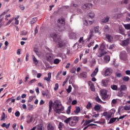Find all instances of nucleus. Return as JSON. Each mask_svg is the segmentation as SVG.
<instances>
[{"instance_id":"obj_37","label":"nucleus","mask_w":130,"mask_h":130,"mask_svg":"<svg viewBox=\"0 0 130 130\" xmlns=\"http://www.w3.org/2000/svg\"><path fill=\"white\" fill-rule=\"evenodd\" d=\"M95 101H96V102H98V103H102V101L101 100V99H100L99 96H97L95 98Z\"/></svg>"},{"instance_id":"obj_39","label":"nucleus","mask_w":130,"mask_h":130,"mask_svg":"<svg viewBox=\"0 0 130 130\" xmlns=\"http://www.w3.org/2000/svg\"><path fill=\"white\" fill-rule=\"evenodd\" d=\"M85 24L86 25V26H88V25H92L93 22L92 21H87V20H85Z\"/></svg>"},{"instance_id":"obj_45","label":"nucleus","mask_w":130,"mask_h":130,"mask_svg":"<svg viewBox=\"0 0 130 130\" xmlns=\"http://www.w3.org/2000/svg\"><path fill=\"white\" fill-rule=\"evenodd\" d=\"M6 118V114H5V113H3L2 116H1V120H4Z\"/></svg>"},{"instance_id":"obj_13","label":"nucleus","mask_w":130,"mask_h":130,"mask_svg":"<svg viewBox=\"0 0 130 130\" xmlns=\"http://www.w3.org/2000/svg\"><path fill=\"white\" fill-rule=\"evenodd\" d=\"M69 38L70 39H76V38H77V34L71 32L69 35Z\"/></svg>"},{"instance_id":"obj_34","label":"nucleus","mask_w":130,"mask_h":130,"mask_svg":"<svg viewBox=\"0 0 130 130\" xmlns=\"http://www.w3.org/2000/svg\"><path fill=\"white\" fill-rule=\"evenodd\" d=\"M100 109H101V107H100V106H99V105H95L94 106V110L95 111H98L100 110Z\"/></svg>"},{"instance_id":"obj_51","label":"nucleus","mask_w":130,"mask_h":130,"mask_svg":"<svg viewBox=\"0 0 130 130\" xmlns=\"http://www.w3.org/2000/svg\"><path fill=\"white\" fill-rule=\"evenodd\" d=\"M125 116H126V115H123V116L119 117V118H117V121H119V119H123V118H124V117H125Z\"/></svg>"},{"instance_id":"obj_38","label":"nucleus","mask_w":130,"mask_h":130,"mask_svg":"<svg viewBox=\"0 0 130 130\" xmlns=\"http://www.w3.org/2000/svg\"><path fill=\"white\" fill-rule=\"evenodd\" d=\"M124 110H130V105H127L124 107Z\"/></svg>"},{"instance_id":"obj_24","label":"nucleus","mask_w":130,"mask_h":130,"mask_svg":"<svg viewBox=\"0 0 130 130\" xmlns=\"http://www.w3.org/2000/svg\"><path fill=\"white\" fill-rule=\"evenodd\" d=\"M111 88L112 90L114 91H117V89H118V87L116 85H112L111 86Z\"/></svg>"},{"instance_id":"obj_4","label":"nucleus","mask_w":130,"mask_h":130,"mask_svg":"<svg viewBox=\"0 0 130 130\" xmlns=\"http://www.w3.org/2000/svg\"><path fill=\"white\" fill-rule=\"evenodd\" d=\"M106 47V46H105V42L101 44L100 47V50H101L102 51V53H100L98 55V57H102V56H104V55H105V54H106V53H107V52H103V51H104V49H105Z\"/></svg>"},{"instance_id":"obj_43","label":"nucleus","mask_w":130,"mask_h":130,"mask_svg":"<svg viewBox=\"0 0 130 130\" xmlns=\"http://www.w3.org/2000/svg\"><path fill=\"white\" fill-rule=\"evenodd\" d=\"M109 21V17L107 16L105 19L103 20V23H107Z\"/></svg>"},{"instance_id":"obj_2","label":"nucleus","mask_w":130,"mask_h":130,"mask_svg":"<svg viewBox=\"0 0 130 130\" xmlns=\"http://www.w3.org/2000/svg\"><path fill=\"white\" fill-rule=\"evenodd\" d=\"M50 37L53 38L55 42H58V44L57 45L58 48H61V49H64L66 48V43L64 41H62L61 39L55 33L53 32L50 34Z\"/></svg>"},{"instance_id":"obj_28","label":"nucleus","mask_w":130,"mask_h":130,"mask_svg":"<svg viewBox=\"0 0 130 130\" xmlns=\"http://www.w3.org/2000/svg\"><path fill=\"white\" fill-rule=\"evenodd\" d=\"M122 80L124 82H128L129 81V77L128 76H124L122 78Z\"/></svg>"},{"instance_id":"obj_8","label":"nucleus","mask_w":130,"mask_h":130,"mask_svg":"<svg viewBox=\"0 0 130 130\" xmlns=\"http://www.w3.org/2000/svg\"><path fill=\"white\" fill-rule=\"evenodd\" d=\"M101 96L103 100H105V99H107V98H108V95H107V92L106 91L101 92Z\"/></svg>"},{"instance_id":"obj_32","label":"nucleus","mask_w":130,"mask_h":130,"mask_svg":"<svg viewBox=\"0 0 130 130\" xmlns=\"http://www.w3.org/2000/svg\"><path fill=\"white\" fill-rule=\"evenodd\" d=\"M80 77L81 78H87V73L83 72L82 73H81Z\"/></svg>"},{"instance_id":"obj_53","label":"nucleus","mask_w":130,"mask_h":130,"mask_svg":"<svg viewBox=\"0 0 130 130\" xmlns=\"http://www.w3.org/2000/svg\"><path fill=\"white\" fill-rule=\"evenodd\" d=\"M42 94L43 96H48V94H47V93H46V92L45 91H43L42 92Z\"/></svg>"},{"instance_id":"obj_26","label":"nucleus","mask_w":130,"mask_h":130,"mask_svg":"<svg viewBox=\"0 0 130 130\" xmlns=\"http://www.w3.org/2000/svg\"><path fill=\"white\" fill-rule=\"evenodd\" d=\"M32 60L35 64H38V60L35 57V56L33 55L32 56Z\"/></svg>"},{"instance_id":"obj_31","label":"nucleus","mask_w":130,"mask_h":130,"mask_svg":"<svg viewBox=\"0 0 130 130\" xmlns=\"http://www.w3.org/2000/svg\"><path fill=\"white\" fill-rule=\"evenodd\" d=\"M92 4L87 3L84 5V8H85V9H88V8H90V7H92Z\"/></svg>"},{"instance_id":"obj_15","label":"nucleus","mask_w":130,"mask_h":130,"mask_svg":"<svg viewBox=\"0 0 130 130\" xmlns=\"http://www.w3.org/2000/svg\"><path fill=\"white\" fill-rule=\"evenodd\" d=\"M47 128L48 130H55V128L54 127V126L50 123H49L48 124Z\"/></svg>"},{"instance_id":"obj_12","label":"nucleus","mask_w":130,"mask_h":130,"mask_svg":"<svg viewBox=\"0 0 130 130\" xmlns=\"http://www.w3.org/2000/svg\"><path fill=\"white\" fill-rule=\"evenodd\" d=\"M32 116L30 114L26 116V122L27 123H30V122H32Z\"/></svg>"},{"instance_id":"obj_46","label":"nucleus","mask_w":130,"mask_h":130,"mask_svg":"<svg viewBox=\"0 0 130 130\" xmlns=\"http://www.w3.org/2000/svg\"><path fill=\"white\" fill-rule=\"evenodd\" d=\"M67 92L68 93H71L72 92V86L69 85L68 88L67 89Z\"/></svg>"},{"instance_id":"obj_44","label":"nucleus","mask_w":130,"mask_h":130,"mask_svg":"<svg viewBox=\"0 0 130 130\" xmlns=\"http://www.w3.org/2000/svg\"><path fill=\"white\" fill-rule=\"evenodd\" d=\"M59 85L58 83H56L55 85V87L54 88V91H57L58 90Z\"/></svg>"},{"instance_id":"obj_63","label":"nucleus","mask_w":130,"mask_h":130,"mask_svg":"<svg viewBox=\"0 0 130 130\" xmlns=\"http://www.w3.org/2000/svg\"><path fill=\"white\" fill-rule=\"evenodd\" d=\"M77 101L76 100H74L72 102V105H76V104H77Z\"/></svg>"},{"instance_id":"obj_23","label":"nucleus","mask_w":130,"mask_h":130,"mask_svg":"<svg viewBox=\"0 0 130 130\" xmlns=\"http://www.w3.org/2000/svg\"><path fill=\"white\" fill-rule=\"evenodd\" d=\"M104 116H106L108 119H109V118H111V115H109V113H107V112H105L103 113Z\"/></svg>"},{"instance_id":"obj_36","label":"nucleus","mask_w":130,"mask_h":130,"mask_svg":"<svg viewBox=\"0 0 130 130\" xmlns=\"http://www.w3.org/2000/svg\"><path fill=\"white\" fill-rule=\"evenodd\" d=\"M28 109L29 110V111H31V110H33V108H34V106L33 105L28 104Z\"/></svg>"},{"instance_id":"obj_40","label":"nucleus","mask_w":130,"mask_h":130,"mask_svg":"<svg viewBox=\"0 0 130 130\" xmlns=\"http://www.w3.org/2000/svg\"><path fill=\"white\" fill-rule=\"evenodd\" d=\"M20 115V112L19 111H17L15 113V116L16 117H19Z\"/></svg>"},{"instance_id":"obj_30","label":"nucleus","mask_w":130,"mask_h":130,"mask_svg":"<svg viewBox=\"0 0 130 130\" xmlns=\"http://www.w3.org/2000/svg\"><path fill=\"white\" fill-rule=\"evenodd\" d=\"M86 108L87 109H91L92 108V104L89 102L87 105H86Z\"/></svg>"},{"instance_id":"obj_59","label":"nucleus","mask_w":130,"mask_h":130,"mask_svg":"<svg viewBox=\"0 0 130 130\" xmlns=\"http://www.w3.org/2000/svg\"><path fill=\"white\" fill-rule=\"evenodd\" d=\"M114 47H115V46L114 45V44H112V45L110 46L109 49H113Z\"/></svg>"},{"instance_id":"obj_20","label":"nucleus","mask_w":130,"mask_h":130,"mask_svg":"<svg viewBox=\"0 0 130 130\" xmlns=\"http://www.w3.org/2000/svg\"><path fill=\"white\" fill-rule=\"evenodd\" d=\"M121 89H120L121 91H126L127 90V87L125 85H121L120 86Z\"/></svg>"},{"instance_id":"obj_3","label":"nucleus","mask_w":130,"mask_h":130,"mask_svg":"<svg viewBox=\"0 0 130 130\" xmlns=\"http://www.w3.org/2000/svg\"><path fill=\"white\" fill-rule=\"evenodd\" d=\"M80 117L72 116L69 117L64 120V123L69 124L70 126H76L77 123L80 121Z\"/></svg>"},{"instance_id":"obj_33","label":"nucleus","mask_w":130,"mask_h":130,"mask_svg":"<svg viewBox=\"0 0 130 130\" xmlns=\"http://www.w3.org/2000/svg\"><path fill=\"white\" fill-rule=\"evenodd\" d=\"M35 98H36V95H32V96H29V100H28V102H31L32 100H33V99H35Z\"/></svg>"},{"instance_id":"obj_41","label":"nucleus","mask_w":130,"mask_h":130,"mask_svg":"<svg viewBox=\"0 0 130 130\" xmlns=\"http://www.w3.org/2000/svg\"><path fill=\"white\" fill-rule=\"evenodd\" d=\"M124 26V27L125 28V29H126V30H129L130 29V23L125 24Z\"/></svg>"},{"instance_id":"obj_21","label":"nucleus","mask_w":130,"mask_h":130,"mask_svg":"<svg viewBox=\"0 0 130 130\" xmlns=\"http://www.w3.org/2000/svg\"><path fill=\"white\" fill-rule=\"evenodd\" d=\"M36 22H37V18L34 17L30 20L29 23L30 25H33V24H35Z\"/></svg>"},{"instance_id":"obj_16","label":"nucleus","mask_w":130,"mask_h":130,"mask_svg":"<svg viewBox=\"0 0 130 130\" xmlns=\"http://www.w3.org/2000/svg\"><path fill=\"white\" fill-rule=\"evenodd\" d=\"M88 84L90 87V90H91V91H95V88L93 83H92L91 81H89Z\"/></svg>"},{"instance_id":"obj_11","label":"nucleus","mask_w":130,"mask_h":130,"mask_svg":"<svg viewBox=\"0 0 130 130\" xmlns=\"http://www.w3.org/2000/svg\"><path fill=\"white\" fill-rule=\"evenodd\" d=\"M98 72H99V69L98 68H96L94 71L92 72V73L91 74V77L92 78L94 77H96L97 75V74L98 73Z\"/></svg>"},{"instance_id":"obj_19","label":"nucleus","mask_w":130,"mask_h":130,"mask_svg":"<svg viewBox=\"0 0 130 130\" xmlns=\"http://www.w3.org/2000/svg\"><path fill=\"white\" fill-rule=\"evenodd\" d=\"M58 23L61 24V25H64L66 24V21L64 18H61V19H58L57 20Z\"/></svg>"},{"instance_id":"obj_58","label":"nucleus","mask_w":130,"mask_h":130,"mask_svg":"<svg viewBox=\"0 0 130 130\" xmlns=\"http://www.w3.org/2000/svg\"><path fill=\"white\" fill-rule=\"evenodd\" d=\"M35 82H36V79H32L29 81V84H33V83H35Z\"/></svg>"},{"instance_id":"obj_61","label":"nucleus","mask_w":130,"mask_h":130,"mask_svg":"<svg viewBox=\"0 0 130 130\" xmlns=\"http://www.w3.org/2000/svg\"><path fill=\"white\" fill-rule=\"evenodd\" d=\"M15 25H19V20L17 19V18H15Z\"/></svg>"},{"instance_id":"obj_18","label":"nucleus","mask_w":130,"mask_h":130,"mask_svg":"<svg viewBox=\"0 0 130 130\" xmlns=\"http://www.w3.org/2000/svg\"><path fill=\"white\" fill-rule=\"evenodd\" d=\"M129 43V41L128 40H126L122 42V46H127Z\"/></svg>"},{"instance_id":"obj_29","label":"nucleus","mask_w":130,"mask_h":130,"mask_svg":"<svg viewBox=\"0 0 130 130\" xmlns=\"http://www.w3.org/2000/svg\"><path fill=\"white\" fill-rule=\"evenodd\" d=\"M97 126V124H94V123H90L89 124V125H88L87 126H86V127H85L84 128H83V130H85V129H87V128L88 127H89V126Z\"/></svg>"},{"instance_id":"obj_35","label":"nucleus","mask_w":130,"mask_h":130,"mask_svg":"<svg viewBox=\"0 0 130 130\" xmlns=\"http://www.w3.org/2000/svg\"><path fill=\"white\" fill-rule=\"evenodd\" d=\"M117 96H118V97H122V96H123V93H122V90H120L118 92Z\"/></svg>"},{"instance_id":"obj_42","label":"nucleus","mask_w":130,"mask_h":130,"mask_svg":"<svg viewBox=\"0 0 130 130\" xmlns=\"http://www.w3.org/2000/svg\"><path fill=\"white\" fill-rule=\"evenodd\" d=\"M60 60L58 58H56L54 60V63L55 64H58V63L59 62Z\"/></svg>"},{"instance_id":"obj_54","label":"nucleus","mask_w":130,"mask_h":130,"mask_svg":"<svg viewBox=\"0 0 130 130\" xmlns=\"http://www.w3.org/2000/svg\"><path fill=\"white\" fill-rule=\"evenodd\" d=\"M62 71H59L58 72V73H57L56 76V79L57 80V79H58V77H59V75H60V74H61Z\"/></svg>"},{"instance_id":"obj_49","label":"nucleus","mask_w":130,"mask_h":130,"mask_svg":"<svg viewBox=\"0 0 130 130\" xmlns=\"http://www.w3.org/2000/svg\"><path fill=\"white\" fill-rule=\"evenodd\" d=\"M94 31H95V33H98V32H99V26L95 27Z\"/></svg>"},{"instance_id":"obj_6","label":"nucleus","mask_w":130,"mask_h":130,"mask_svg":"<svg viewBox=\"0 0 130 130\" xmlns=\"http://www.w3.org/2000/svg\"><path fill=\"white\" fill-rule=\"evenodd\" d=\"M109 80L107 79H104L102 80V86L103 87H107L108 86Z\"/></svg>"},{"instance_id":"obj_9","label":"nucleus","mask_w":130,"mask_h":130,"mask_svg":"<svg viewBox=\"0 0 130 130\" xmlns=\"http://www.w3.org/2000/svg\"><path fill=\"white\" fill-rule=\"evenodd\" d=\"M51 80V73L49 72L48 73V77H45L44 78V81H47V82H50Z\"/></svg>"},{"instance_id":"obj_25","label":"nucleus","mask_w":130,"mask_h":130,"mask_svg":"<svg viewBox=\"0 0 130 130\" xmlns=\"http://www.w3.org/2000/svg\"><path fill=\"white\" fill-rule=\"evenodd\" d=\"M80 111H81V108L80 107H77L76 110L74 111V113H75V114H78L80 113Z\"/></svg>"},{"instance_id":"obj_57","label":"nucleus","mask_w":130,"mask_h":130,"mask_svg":"<svg viewBox=\"0 0 130 130\" xmlns=\"http://www.w3.org/2000/svg\"><path fill=\"white\" fill-rule=\"evenodd\" d=\"M34 52H35V53H36V54H38V48H34Z\"/></svg>"},{"instance_id":"obj_14","label":"nucleus","mask_w":130,"mask_h":130,"mask_svg":"<svg viewBox=\"0 0 130 130\" xmlns=\"http://www.w3.org/2000/svg\"><path fill=\"white\" fill-rule=\"evenodd\" d=\"M104 60L105 62H106V63H108V62L110 61V56L109 55L105 56L104 57Z\"/></svg>"},{"instance_id":"obj_55","label":"nucleus","mask_w":130,"mask_h":130,"mask_svg":"<svg viewBox=\"0 0 130 130\" xmlns=\"http://www.w3.org/2000/svg\"><path fill=\"white\" fill-rule=\"evenodd\" d=\"M79 43H82V42H84V37H81L79 40Z\"/></svg>"},{"instance_id":"obj_1","label":"nucleus","mask_w":130,"mask_h":130,"mask_svg":"<svg viewBox=\"0 0 130 130\" xmlns=\"http://www.w3.org/2000/svg\"><path fill=\"white\" fill-rule=\"evenodd\" d=\"M52 107L54 110V111L55 113L58 114H60L63 110H64V108L62 106L61 102L60 101L56 100L54 101V103L52 101L50 100L49 102V113H50L51 110H52Z\"/></svg>"},{"instance_id":"obj_7","label":"nucleus","mask_w":130,"mask_h":130,"mask_svg":"<svg viewBox=\"0 0 130 130\" xmlns=\"http://www.w3.org/2000/svg\"><path fill=\"white\" fill-rule=\"evenodd\" d=\"M112 74V71H111V69L108 68L105 71V76L106 77H108L111 75Z\"/></svg>"},{"instance_id":"obj_50","label":"nucleus","mask_w":130,"mask_h":130,"mask_svg":"<svg viewBox=\"0 0 130 130\" xmlns=\"http://www.w3.org/2000/svg\"><path fill=\"white\" fill-rule=\"evenodd\" d=\"M89 123H90V122L89 121V120H86L85 121L83 125H84V126L88 125V124H89Z\"/></svg>"},{"instance_id":"obj_5","label":"nucleus","mask_w":130,"mask_h":130,"mask_svg":"<svg viewBox=\"0 0 130 130\" xmlns=\"http://www.w3.org/2000/svg\"><path fill=\"white\" fill-rule=\"evenodd\" d=\"M46 58L47 61H49V62H51L52 59H53V54L52 53L47 54L46 55Z\"/></svg>"},{"instance_id":"obj_52","label":"nucleus","mask_w":130,"mask_h":130,"mask_svg":"<svg viewBox=\"0 0 130 130\" xmlns=\"http://www.w3.org/2000/svg\"><path fill=\"white\" fill-rule=\"evenodd\" d=\"M78 117H81V118L80 119V120H82L81 124H83V123L85 122V120H84V118H83V117L82 116H78Z\"/></svg>"},{"instance_id":"obj_48","label":"nucleus","mask_w":130,"mask_h":130,"mask_svg":"<svg viewBox=\"0 0 130 130\" xmlns=\"http://www.w3.org/2000/svg\"><path fill=\"white\" fill-rule=\"evenodd\" d=\"M66 112H67V114H70L71 113V106H69L68 108V109H67Z\"/></svg>"},{"instance_id":"obj_10","label":"nucleus","mask_w":130,"mask_h":130,"mask_svg":"<svg viewBox=\"0 0 130 130\" xmlns=\"http://www.w3.org/2000/svg\"><path fill=\"white\" fill-rule=\"evenodd\" d=\"M106 39H107L108 42H112L113 40V37L110 35H106Z\"/></svg>"},{"instance_id":"obj_56","label":"nucleus","mask_w":130,"mask_h":130,"mask_svg":"<svg viewBox=\"0 0 130 130\" xmlns=\"http://www.w3.org/2000/svg\"><path fill=\"white\" fill-rule=\"evenodd\" d=\"M116 77L117 78H121V77H122V74H121V73H117L116 74Z\"/></svg>"},{"instance_id":"obj_27","label":"nucleus","mask_w":130,"mask_h":130,"mask_svg":"<svg viewBox=\"0 0 130 130\" xmlns=\"http://www.w3.org/2000/svg\"><path fill=\"white\" fill-rule=\"evenodd\" d=\"M88 16L90 19H93L95 16V14L93 12H89L88 14Z\"/></svg>"},{"instance_id":"obj_47","label":"nucleus","mask_w":130,"mask_h":130,"mask_svg":"<svg viewBox=\"0 0 130 130\" xmlns=\"http://www.w3.org/2000/svg\"><path fill=\"white\" fill-rule=\"evenodd\" d=\"M58 31H59V32H62V31H63V30H64V27H58Z\"/></svg>"},{"instance_id":"obj_22","label":"nucleus","mask_w":130,"mask_h":130,"mask_svg":"<svg viewBox=\"0 0 130 130\" xmlns=\"http://www.w3.org/2000/svg\"><path fill=\"white\" fill-rule=\"evenodd\" d=\"M116 119H117V118H112L110 119L109 124H111L112 123H113V122H115L116 121Z\"/></svg>"},{"instance_id":"obj_64","label":"nucleus","mask_w":130,"mask_h":130,"mask_svg":"<svg viewBox=\"0 0 130 130\" xmlns=\"http://www.w3.org/2000/svg\"><path fill=\"white\" fill-rule=\"evenodd\" d=\"M125 74H126V75H130V71L129 70L126 71Z\"/></svg>"},{"instance_id":"obj_17","label":"nucleus","mask_w":130,"mask_h":130,"mask_svg":"<svg viewBox=\"0 0 130 130\" xmlns=\"http://www.w3.org/2000/svg\"><path fill=\"white\" fill-rule=\"evenodd\" d=\"M120 57H122V58H124L127 56V55L126 54V52L125 51H122L120 54Z\"/></svg>"},{"instance_id":"obj_62","label":"nucleus","mask_w":130,"mask_h":130,"mask_svg":"<svg viewBox=\"0 0 130 130\" xmlns=\"http://www.w3.org/2000/svg\"><path fill=\"white\" fill-rule=\"evenodd\" d=\"M37 130H43V126H38V127H37Z\"/></svg>"},{"instance_id":"obj_60","label":"nucleus","mask_w":130,"mask_h":130,"mask_svg":"<svg viewBox=\"0 0 130 130\" xmlns=\"http://www.w3.org/2000/svg\"><path fill=\"white\" fill-rule=\"evenodd\" d=\"M19 8L21 11H24V10H25V7L23 5L20 6Z\"/></svg>"}]
</instances>
